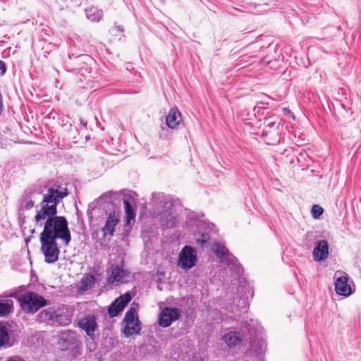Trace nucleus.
<instances>
[{
  "label": "nucleus",
  "instance_id": "nucleus-1",
  "mask_svg": "<svg viewBox=\"0 0 361 361\" xmlns=\"http://www.w3.org/2000/svg\"><path fill=\"white\" fill-rule=\"evenodd\" d=\"M68 192L66 185L56 183L47 188L39 205L36 206L35 221L36 225L44 226L40 237L61 240L67 245L71 240L67 219L57 216V205Z\"/></svg>",
  "mask_w": 361,
  "mask_h": 361
},
{
  "label": "nucleus",
  "instance_id": "nucleus-2",
  "mask_svg": "<svg viewBox=\"0 0 361 361\" xmlns=\"http://www.w3.org/2000/svg\"><path fill=\"white\" fill-rule=\"evenodd\" d=\"M154 213L161 215L162 226L172 228L176 224V219L171 212L173 202L169 196L162 192L154 193L152 197Z\"/></svg>",
  "mask_w": 361,
  "mask_h": 361
},
{
  "label": "nucleus",
  "instance_id": "nucleus-3",
  "mask_svg": "<svg viewBox=\"0 0 361 361\" xmlns=\"http://www.w3.org/2000/svg\"><path fill=\"white\" fill-rule=\"evenodd\" d=\"M39 319L55 326H68L71 323L72 312L66 308L49 307L37 315Z\"/></svg>",
  "mask_w": 361,
  "mask_h": 361
},
{
  "label": "nucleus",
  "instance_id": "nucleus-4",
  "mask_svg": "<svg viewBox=\"0 0 361 361\" xmlns=\"http://www.w3.org/2000/svg\"><path fill=\"white\" fill-rule=\"evenodd\" d=\"M20 306L23 311L27 314H34L41 307L49 304L43 296L35 292H25L20 295L18 298Z\"/></svg>",
  "mask_w": 361,
  "mask_h": 361
},
{
  "label": "nucleus",
  "instance_id": "nucleus-5",
  "mask_svg": "<svg viewBox=\"0 0 361 361\" xmlns=\"http://www.w3.org/2000/svg\"><path fill=\"white\" fill-rule=\"evenodd\" d=\"M39 240L41 243V252L44 256V261L48 264H53L58 261L60 250L56 240L40 236Z\"/></svg>",
  "mask_w": 361,
  "mask_h": 361
},
{
  "label": "nucleus",
  "instance_id": "nucleus-6",
  "mask_svg": "<svg viewBox=\"0 0 361 361\" xmlns=\"http://www.w3.org/2000/svg\"><path fill=\"white\" fill-rule=\"evenodd\" d=\"M123 322L125 323L123 333L126 336L138 334L141 329L140 323L137 314V310L134 307H130V309L126 313Z\"/></svg>",
  "mask_w": 361,
  "mask_h": 361
},
{
  "label": "nucleus",
  "instance_id": "nucleus-7",
  "mask_svg": "<svg viewBox=\"0 0 361 361\" xmlns=\"http://www.w3.org/2000/svg\"><path fill=\"white\" fill-rule=\"evenodd\" d=\"M77 326L91 339L95 338V333L99 329L97 317L94 314H86L78 319Z\"/></svg>",
  "mask_w": 361,
  "mask_h": 361
},
{
  "label": "nucleus",
  "instance_id": "nucleus-8",
  "mask_svg": "<svg viewBox=\"0 0 361 361\" xmlns=\"http://www.w3.org/2000/svg\"><path fill=\"white\" fill-rule=\"evenodd\" d=\"M196 261V250L189 245H185L179 253L178 266L188 270L195 265Z\"/></svg>",
  "mask_w": 361,
  "mask_h": 361
},
{
  "label": "nucleus",
  "instance_id": "nucleus-9",
  "mask_svg": "<svg viewBox=\"0 0 361 361\" xmlns=\"http://www.w3.org/2000/svg\"><path fill=\"white\" fill-rule=\"evenodd\" d=\"M181 310L177 307H166L161 311L159 316V324L161 327L169 326L173 322L178 320Z\"/></svg>",
  "mask_w": 361,
  "mask_h": 361
},
{
  "label": "nucleus",
  "instance_id": "nucleus-10",
  "mask_svg": "<svg viewBox=\"0 0 361 361\" xmlns=\"http://www.w3.org/2000/svg\"><path fill=\"white\" fill-rule=\"evenodd\" d=\"M131 295L128 293H126L116 299L108 309V314L110 317H116L121 312H122L124 307L131 300Z\"/></svg>",
  "mask_w": 361,
  "mask_h": 361
},
{
  "label": "nucleus",
  "instance_id": "nucleus-11",
  "mask_svg": "<svg viewBox=\"0 0 361 361\" xmlns=\"http://www.w3.org/2000/svg\"><path fill=\"white\" fill-rule=\"evenodd\" d=\"M15 339L11 335L10 326L0 322V349H6L14 345Z\"/></svg>",
  "mask_w": 361,
  "mask_h": 361
},
{
  "label": "nucleus",
  "instance_id": "nucleus-12",
  "mask_svg": "<svg viewBox=\"0 0 361 361\" xmlns=\"http://www.w3.org/2000/svg\"><path fill=\"white\" fill-rule=\"evenodd\" d=\"M59 344L62 350H68L70 349L73 350L75 357L80 354V348L79 346L78 339L75 336H62L59 340Z\"/></svg>",
  "mask_w": 361,
  "mask_h": 361
},
{
  "label": "nucleus",
  "instance_id": "nucleus-13",
  "mask_svg": "<svg viewBox=\"0 0 361 361\" xmlns=\"http://www.w3.org/2000/svg\"><path fill=\"white\" fill-rule=\"evenodd\" d=\"M212 250L215 255L221 259V262L230 265L235 257L228 253V249L219 243H214L212 247Z\"/></svg>",
  "mask_w": 361,
  "mask_h": 361
},
{
  "label": "nucleus",
  "instance_id": "nucleus-14",
  "mask_svg": "<svg viewBox=\"0 0 361 361\" xmlns=\"http://www.w3.org/2000/svg\"><path fill=\"white\" fill-rule=\"evenodd\" d=\"M119 221V215L118 213L114 212L110 213L105 221L104 226L102 229L103 235L104 237L112 236L115 231V227L118 224Z\"/></svg>",
  "mask_w": 361,
  "mask_h": 361
},
{
  "label": "nucleus",
  "instance_id": "nucleus-15",
  "mask_svg": "<svg viewBox=\"0 0 361 361\" xmlns=\"http://www.w3.org/2000/svg\"><path fill=\"white\" fill-rule=\"evenodd\" d=\"M335 290L337 294L348 296L352 293V290L348 284V277L342 276L338 277L335 281Z\"/></svg>",
  "mask_w": 361,
  "mask_h": 361
},
{
  "label": "nucleus",
  "instance_id": "nucleus-16",
  "mask_svg": "<svg viewBox=\"0 0 361 361\" xmlns=\"http://www.w3.org/2000/svg\"><path fill=\"white\" fill-rule=\"evenodd\" d=\"M313 256L317 261H322L328 257L329 245L326 240H322L317 243L313 251Z\"/></svg>",
  "mask_w": 361,
  "mask_h": 361
},
{
  "label": "nucleus",
  "instance_id": "nucleus-17",
  "mask_svg": "<svg viewBox=\"0 0 361 361\" xmlns=\"http://www.w3.org/2000/svg\"><path fill=\"white\" fill-rule=\"evenodd\" d=\"M127 276L126 271L121 269L118 266L112 267L111 270L110 280L112 282H125V278Z\"/></svg>",
  "mask_w": 361,
  "mask_h": 361
},
{
  "label": "nucleus",
  "instance_id": "nucleus-18",
  "mask_svg": "<svg viewBox=\"0 0 361 361\" xmlns=\"http://www.w3.org/2000/svg\"><path fill=\"white\" fill-rule=\"evenodd\" d=\"M224 341L228 347H235L241 342L239 334L234 331H230L223 336Z\"/></svg>",
  "mask_w": 361,
  "mask_h": 361
},
{
  "label": "nucleus",
  "instance_id": "nucleus-19",
  "mask_svg": "<svg viewBox=\"0 0 361 361\" xmlns=\"http://www.w3.org/2000/svg\"><path fill=\"white\" fill-rule=\"evenodd\" d=\"M85 12L87 18L92 22H98L102 19L103 16L102 11L99 10L97 8L94 6H90L87 8H85Z\"/></svg>",
  "mask_w": 361,
  "mask_h": 361
},
{
  "label": "nucleus",
  "instance_id": "nucleus-20",
  "mask_svg": "<svg viewBox=\"0 0 361 361\" xmlns=\"http://www.w3.org/2000/svg\"><path fill=\"white\" fill-rule=\"evenodd\" d=\"M181 114H168L166 117V123L169 128H175L180 122Z\"/></svg>",
  "mask_w": 361,
  "mask_h": 361
},
{
  "label": "nucleus",
  "instance_id": "nucleus-21",
  "mask_svg": "<svg viewBox=\"0 0 361 361\" xmlns=\"http://www.w3.org/2000/svg\"><path fill=\"white\" fill-rule=\"evenodd\" d=\"M86 0H62V6L65 8L75 11L79 8Z\"/></svg>",
  "mask_w": 361,
  "mask_h": 361
},
{
  "label": "nucleus",
  "instance_id": "nucleus-22",
  "mask_svg": "<svg viewBox=\"0 0 361 361\" xmlns=\"http://www.w3.org/2000/svg\"><path fill=\"white\" fill-rule=\"evenodd\" d=\"M123 204L125 212L126 214V221L127 224H129L130 220L135 218V212L128 200H124Z\"/></svg>",
  "mask_w": 361,
  "mask_h": 361
},
{
  "label": "nucleus",
  "instance_id": "nucleus-23",
  "mask_svg": "<svg viewBox=\"0 0 361 361\" xmlns=\"http://www.w3.org/2000/svg\"><path fill=\"white\" fill-rule=\"evenodd\" d=\"M116 196V192H105L103 195H102L99 199V204L102 205V204H106V207L113 206L111 203V200Z\"/></svg>",
  "mask_w": 361,
  "mask_h": 361
},
{
  "label": "nucleus",
  "instance_id": "nucleus-24",
  "mask_svg": "<svg viewBox=\"0 0 361 361\" xmlns=\"http://www.w3.org/2000/svg\"><path fill=\"white\" fill-rule=\"evenodd\" d=\"M95 283V279L93 275L89 274L86 276L82 281V288L87 290L91 288Z\"/></svg>",
  "mask_w": 361,
  "mask_h": 361
},
{
  "label": "nucleus",
  "instance_id": "nucleus-25",
  "mask_svg": "<svg viewBox=\"0 0 361 361\" xmlns=\"http://www.w3.org/2000/svg\"><path fill=\"white\" fill-rule=\"evenodd\" d=\"M13 310L12 302H0V317L6 316Z\"/></svg>",
  "mask_w": 361,
  "mask_h": 361
},
{
  "label": "nucleus",
  "instance_id": "nucleus-26",
  "mask_svg": "<svg viewBox=\"0 0 361 361\" xmlns=\"http://www.w3.org/2000/svg\"><path fill=\"white\" fill-rule=\"evenodd\" d=\"M210 238V235L208 232L204 231L202 233L199 238H196V243L200 247H204L207 246V244Z\"/></svg>",
  "mask_w": 361,
  "mask_h": 361
},
{
  "label": "nucleus",
  "instance_id": "nucleus-27",
  "mask_svg": "<svg viewBox=\"0 0 361 361\" xmlns=\"http://www.w3.org/2000/svg\"><path fill=\"white\" fill-rule=\"evenodd\" d=\"M311 212L312 216L314 219H318L323 214L324 209L320 206L315 204L312 207Z\"/></svg>",
  "mask_w": 361,
  "mask_h": 361
},
{
  "label": "nucleus",
  "instance_id": "nucleus-28",
  "mask_svg": "<svg viewBox=\"0 0 361 361\" xmlns=\"http://www.w3.org/2000/svg\"><path fill=\"white\" fill-rule=\"evenodd\" d=\"M35 205V202L32 200H27L26 202H25L23 206L25 207V209L28 210V209H30L31 208H32Z\"/></svg>",
  "mask_w": 361,
  "mask_h": 361
},
{
  "label": "nucleus",
  "instance_id": "nucleus-29",
  "mask_svg": "<svg viewBox=\"0 0 361 361\" xmlns=\"http://www.w3.org/2000/svg\"><path fill=\"white\" fill-rule=\"evenodd\" d=\"M6 66L3 61L0 60V75H4L6 73Z\"/></svg>",
  "mask_w": 361,
  "mask_h": 361
},
{
  "label": "nucleus",
  "instance_id": "nucleus-30",
  "mask_svg": "<svg viewBox=\"0 0 361 361\" xmlns=\"http://www.w3.org/2000/svg\"><path fill=\"white\" fill-rule=\"evenodd\" d=\"M4 111V104L2 101V95L0 93V113H1Z\"/></svg>",
  "mask_w": 361,
  "mask_h": 361
},
{
  "label": "nucleus",
  "instance_id": "nucleus-31",
  "mask_svg": "<svg viewBox=\"0 0 361 361\" xmlns=\"http://www.w3.org/2000/svg\"><path fill=\"white\" fill-rule=\"evenodd\" d=\"M169 113L175 114V113H180V112L179 111V110L177 108H174V109H171V110L169 111Z\"/></svg>",
  "mask_w": 361,
  "mask_h": 361
},
{
  "label": "nucleus",
  "instance_id": "nucleus-32",
  "mask_svg": "<svg viewBox=\"0 0 361 361\" xmlns=\"http://www.w3.org/2000/svg\"><path fill=\"white\" fill-rule=\"evenodd\" d=\"M8 361H23V360L19 357L18 358L11 357Z\"/></svg>",
  "mask_w": 361,
  "mask_h": 361
},
{
  "label": "nucleus",
  "instance_id": "nucleus-33",
  "mask_svg": "<svg viewBox=\"0 0 361 361\" xmlns=\"http://www.w3.org/2000/svg\"><path fill=\"white\" fill-rule=\"evenodd\" d=\"M81 123H82V125H83V126H84L85 128H86V127H87V123H83L82 121H81Z\"/></svg>",
  "mask_w": 361,
  "mask_h": 361
}]
</instances>
